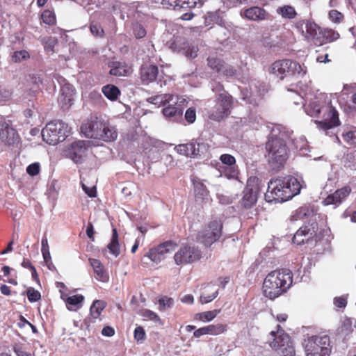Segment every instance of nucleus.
I'll list each match as a JSON object with an SVG mask.
<instances>
[{
  "mask_svg": "<svg viewBox=\"0 0 356 356\" xmlns=\"http://www.w3.org/2000/svg\"><path fill=\"white\" fill-rule=\"evenodd\" d=\"M302 346L306 356H330L332 351L327 335L309 337L304 339Z\"/></svg>",
  "mask_w": 356,
  "mask_h": 356,
  "instance_id": "0eeeda50",
  "label": "nucleus"
},
{
  "mask_svg": "<svg viewBox=\"0 0 356 356\" xmlns=\"http://www.w3.org/2000/svg\"><path fill=\"white\" fill-rule=\"evenodd\" d=\"M276 12L278 15H281L285 19H293L296 17L297 13L295 8L289 5H284L280 6L277 8Z\"/></svg>",
  "mask_w": 356,
  "mask_h": 356,
  "instance_id": "7c9ffc66",
  "label": "nucleus"
},
{
  "mask_svg": "<svg viewBox=\"0 0 356 356\" xmlns=\"http://www.w3.org/2000/svg\"><path fill=\"white\" fill-rule=\"evenodd\" d=\"M55 78L60 85V91L58 102L62 108L67 109L73 104L74 88L71 84L67 83L65 79L63 76L57 74L55 76Z\"/></svg>",
  "mask_w": 356,
  "mask_h": 356,
  "instance_id": "2eb2a0df",
  "label": "nucleus"
},
{
  "mask_svg": "<svg viewBox=\"0 0 356 356\" xmlns=\"http://www.w3.org/2000/svg\"><path fill=\"white\" fill-rule=\"evenodd\" d=\"M289 191L286 190L282 177H278L268 182L265 199L268 202H284L291 199Z\"/></svg>",
  "mask_w": 356,
  "mask_h": 356,
  "instance_id": "9d476101",
  "label": "nucleus"
},
{
  "mask_svg": "<svg viewBox=\"0 0 356 356\" xmlns=\"http://www.w3.org/2000/svg\"><path fill=\"white\" fill-rule=\"evenodd\" d=\"M64 295L61 296V298L65 301L67 307L69 310H73L75 307L78 306L83 302L84 297L82 295H74L72 296L64 297Z\"/></svg>",
  "mask_w": 356,
  "mask_h": 356,
  "instance_id": "2f4dec72",
  "label": "nucleus"
},
{
  "mask_svg": "<svg viewBox=\"0 0 356 356\" xmlns=\"http://www.w3.org/2000/svg\"><path fill=\"white\" fill-rule=\"evenodd\" d=\"M27 297L30 302H36L40 299V293L38 291L35 290L33 288H29L27 290Z\"/></svg>",
  "mask_w": 356,
  "mask_h": 356,
  "instance_id": "8fccbe9b",
  "label": "nucleus"
},
{
  "mask_svg": "<svg viewBox=\"0 0 356 356\" xmlns=\"http://www.w3.org/2000/svg\"><path fill=\"white\" fill-rule=\"evenodd\" d=\"M10 92L9 90L0 88V101L6 102L9 99Z\"/></svg>",
  "mask_w": 356,
  "mask_h": 356,
  "instance_id": "0e129e2a",
  "label": "nucleus"
},
{
  "mask_svg": "<svg viewBox=\"0 0 356 356\" xmlns=\"http://www.w3.org/2000/svg\"><path fill=\"white\" fill-rule=\"evenodd\" d=\"M111 70L110 74L111 75L122 76H125L127 72V70L124 65L120 62H113L110 65Z\"/></svg>",
  "mask_w": 356,
  "mask_h": 356,
  "instance_id": "f704fd0d",
  "label": "nucleus"
},
{
  "mask_svg": "<svg viewBox=\"0 0 356 356\" xmlns=\"http://www.w3.org/2000/svg\"><path fill=\"white\" fill-rule=\"evenodd\" d=\"M14 351L17 356H32L31 354L25 352L20 347H15Z\"/></svg>",
  "mask_w": 356,
  "mask_h": 356,
  "instance_id": "774afa93",
  "label": "nucleus"
},
{
  "mask_svg": "<svg viewBox=\"0 0 356 356\" xmlns=\"http://www.w3.org/2000/svg\"><path fill=\"white\" fill-rule=\"evenodd\" d=\"M176 243L171 241H165L157 247L152 248L145 255V258L149 259L155 264H159L165 258L168 253L175 249Z\"/></svg>",
  "mask_w": 356,
  "mask_h": 356,
  "instance_id": "a211bd4d",
  "label": "nucleus"
},
{
  "mask_svg": "<svg viewBox=\"0 0 356 356\" xmlns=\"http://www.w3.org/2000/svg\"><path fill=\"white\" fill-rule=\"evenodd\" d=\"M207 334L217 335L224 332L226 330V326L222 324L209 325L205 326Z\"/></svg>",
  "mask_w": 356,
  "mask_h": 356,
  "instance_id": "79ce46f5",
  "label": "nucleus"
},
{
  "mask_svg": "<svg viewBox=\"0 0 356 356\" xmlns=\"http://www.w3.org/2000/svg\"><path fill=\"white\" fill-rule=\"evenodd\" d=\"M334 303L336 307H337L339 308H343L346 306L347 300L346 298H344L343 297H337V298H334Z\"/></svg>",
  "mask_w": 356,
  "mask_h": 356,
  "instance_id": "e2e57ef3",
  "label": "nucleus"
},
{
  "mask_svg": "<svg viewBox=\"0 0 356 356\" xmlns=\"http://www.w3.org/2000/svg\"><path fill=\"white\" fill-rule=\"evenodd\" d=\"M207 62L209 67L218 74L219 73L221 67L224 63L222 60L213 56H211L207 58Z\"/></svg>",
  "mask_w": 356,
  "mask_h": 356,
  "instance_id": "ea45409f",
  "label": "nucleus"
},
{
  "mask_svg": "<svg viewBox=\"0 0 356 356\" xmlns=\"http://www.w3.org/2000/svg\"><path fill=\"white\" fill-rule=\"evenodd\" d=\"M305 28L309 39L314 40L316 44L321 45L323 42L321 30L316 24L307 22Z\"/></svg>",
  "mask_w": 356,
  "mask_h": 356,
  "instance_id": "5701e85b",
  "label": "nucleus"
},
{
  "mask_svg": "<svg viewBox=\"0 0 356 356\" xmlns=\"http://www.w3.org/2000/svg\"><path fill=\"white\" fill-rule=\"evenodd\" d=\"M318 224L314 220L302 225L296 232L293 238V242L298 245L305 243H312L316 236Z\"/></svg>",
  "mask_w": 356,
  "mask_h": 356,
  "instance_id": "4468645a",
  "label": "nucleus"
},
{
  "mask_svg": "<svg viewBox=\"0 0 356 356\" xmlns=\"http://www.w3.org/2000/svg\"><path fill=\"white\" fill-rule=\"evenodd\" d=\"M305 112L312 117H319L323 113V121H315L319 127L325 130L339 125L338 113L332 106H321L318 101H313L305 108Z\"/></svg>",
  "mask_w": 356,
  "mask_h": 356,
  "instance_id": "20e7f679",
  "label": "nucleus"
},
{
  "mask_svg": "<svg viewBox=\"0 0 356 356\" xmlns=\"http://www.w3.org/2000/svg\"><path fill=\"white\" fill-rule=\"evenodd\" d=\"M173 51L181 53L188 58H195L198 47L194 42H189L185 38L177 36L170 45Z\"/></svg>",
  "mask_w": 356,
  "mask_h": 356,
  "instance_id": "f3484780",
  "label": "nucleus"
},
{
  "mask_svg": "<svg viewBox=\"0 0 356 356\" xmlns=\"http://www.w3.org/2000/svg\"><path fill=\"white\" fill-rule=\"evenodd\" d=\"M270 334L275 337L273 341L270 343V347L280 356H295L296 350L293 343L288 334H286L277 325V331H271Z\"/></svg>",
  "mask_w": 356,
  "mask_h": 356,
  "instance_id": "1a4fd4ad",
  "label": "nucleus"
},
{
  "mask_svg": "<svg viewBox=\"0 0 356 356\" xmlns=\"http://www.w3.org/2000/svg\"><path fill=\"white\" fill-rule=\"evenodd\" d=\"M293 282L292 273L289 269H282L270 273L264 281L263 289L266 297L275 299L285 293Z\"/></svg>",
  "mask_w": 356,
  "mask_h": 356,
  "instance_id": "f257e3e1",
  "label": "nucleus"
},
{
  "mask_svg": "<svg viewBox=\"0 0 356 356\" xmlns=\"http://www.w3.org/2000/svg\"><path fill=\"white\" fill-rule=\"evenodd\" d=\"M41 18L42 22L47 25H54L56 23L55 14L49 10H44L42 13Z\"/></svg>",
  "mask_w": 356,
  "mask_h": 356,
  "instance_id": "a18cd8bd",
  "label": "nucleus"
},
{
  "mask_svg": "<svg viewBox=\"0 0 356 356\" xmlns=\"http://www.w3.org/2000/svg\"><path fill=\"white\" fill-rule=\"evenodd\" d=\"M89 141L78 140L72 143L65 149V155L76 163L83 161L87 155Z\"/></svg>",
  "mask_w": 356,
  "mask_h": 356,
  "instance_id": "dca6fc26",
  "label": "nucleus"
},
{
  "mask_svg": "<svg viewBox=\"0 0 356 356\" xmlns=\"http://www.w3.org/2000/svg\"><path fill=\"white\" fill-rule=\"evenodd\" d=\"M245 1L246 0H222L223 3L227 7L236 6L238 3H241Z\"/></svg>",
  "mask_w": 356,
  "mask_h": 356,
  "instance_id": "69168bd1",
  "label": "nucleus"
},
{
  "mask_svg": "<svg viewBox=\"0 0 356 356\" xmlns=\"http://www.w3.org/2000/svg\"><path fill=\"white\" fill-rule=\"evenodd\" d=\"M259 191V179L257 177H250L247 181V186L243 191V195L241 201V206L245 209H250L257 200V194Z\"/></svg>",
  "mask_w": 356,
  "mask_h": 356,
  "instance_id": "ddd939ff",
  "label": "nucleus"
},
{
  "mask_svg": "<svg viewBox=\"0 0 356 356\" xmlns=\"http://www.w3.org/2000/svg\"><path fill=\"white\" fill-rule=\"evenodd\" d=\"M29 58V54L25 50L17 51L12 56V60L15 63H19Z\"/></svg>",
  "mask_w": 356,
  "mask_h": 356,
  "instance_id": "49530a36",
  "label": "nucleus"
},
{
  "mask_svg": "<svg viewBox=\"0 0 356 356\" xmlns=\"http://www.w3.org/2000/svg\"><path fill=\"white\" fill-rule=\"evenodd\" d=\"M81 131L87 138L105 142L114 141L118 137L115 127L97 117H92L83 123L81 126Z\"/></svg>",
  "mask_w": 356,
  "mask_h": 356,
  "instance_id": "f03ea898",
  "label": "nucleus"
},
{
  "mask_svg": "<svg viewBox=\"0 0 356 356\" xmlns=\"http://www.w3.org/2000/svg\"><path fill=\"white\" fill-rule=\"evenodd\" d=\"M307 72V67L296 60L283 59L275 61L270 68V73L280 80L287 75L303 76Z\"/></svg>",
  "mask_w": 356,
  "mask_h": 356,
  "instance_id": "423d86ee",
  "label": "nucleus"
},
{
  "mask_svg": "<svg viewBox=\"0 0 356 356\" xmlns=\"http://www.w3.org/2000/svg\"><path fill=\"white\" fill-rule=\"evenodd\" d=\"M223 20L220 17L218 13H208L204 18V25L206 26L213 24H217L218 26L215 29L217 31L222 33L225 36L227 33V29L222 26Z\"/></svg>",
  "mask_w": 356,
  "mask_h": 356,
  "instance_id": "b1692460",
  "label": "nucleus"
},
{
  "mask_svg": "<svg viewBox=\"0 0 356 356\" xmlns=\"http://www.w3.org/2000/svg\"><path fill=\"white\" fill-rule=\"evenodd\" d=\"M171 103L183 109V107L187 105L188 102L184 97L175 96L173 95L172 100L170 101V104Z\"/></svg>",
  "mask_w": 356,
  "mask_h": 356,
  "instance_id": "09e8293b",
  "label": "nucleus"
},
{
  "mask_svg": "<svg viewBox=\"0 0 356 356\" xmlns=\"http://www.w3.org/2000/svg\"><path fill=\"white\" fill-rule=\"evenodd\" d=\"M193 157H196L205 154L208 149V145L204 142L193 140Z\"/></svg>",
  "mask_w": 356,
  "mask_h": 356,
  "instance_id": "4c0bfd02",
  "label": "nucleus"
},
{
  "mask_svg": "<svg viewBox=\"0 0 356 356\" xmlns=\"http://www.w3.org/2000/svg\"><path fill=\"white\" fill-rule=\"evenodd\" d=\"M132 33L135 38L137 39L143 38L147 34V31L143 25L138 22L133 23Z\"/></svg>",
  "mask_w": 356,
  "mask_h": 356,
  "instance_id": "a19ab883",
  "label": "nucleus"
},
{
  "mask_svg": "<svg viewBox=\"0 0 356 356\" xmlns=\"http://www.w3.org/2000/svg\"><path fill=\"white\" fill-rule=\"evenodd\" d=\"M90 31L92 35L96 36H102L104 33V30L102 26L97 23H92L90 24Z\"/></svg>",
  "mask_w": 356,
  "mask_h": 356,
  "instance_id": "13d9d810",
  "label": "nucleus"
},
{
  "mask_svg": "<svg viewBox=\"0 0 356 356\" xmlns=\"http://www.w3.org/2000/svg\"><path fill=\"white\" fill-rule=\"evenodd\" d=\"M268 161L273 169L282 166L288 157L286 142L280 137L272 136L266 143Z\"/></svg>",
  "mask_w": 356,
  "mask_h": 356,
  "instance_id": "39448f33",
  "label": "nucleus"
},
{
  "mask_svg": "<svg viewBox=\"0 0 356 356\" xmlns=\"http://www.w3.org/2000/svg\"><path fill=\"white\" fill-rule=\"evenodd\" d=\"M220 160L222 163L227 165H232L236 162L235 158L232 155L228 154H222L220 157Z\"/></svg>",
  "mask_w": 356,
  "mask_h": 356,
  "instance_id": "5fc2aeb1",
  "label": "nucleus"
},
{
  "mask_svg": "<svg viewBox=\"0 0 356 356\" xmlns=\"http://www.w3.org/2000/svg\"><path fill=\"white\" fill-rule=\"evenodd\" d=\"M212 90L216 95V104L209 111L208 115L211 120L219 122L230 114L233 99L220 83L213 86Z\"/></svg>",
  "mask_w": 356,
  "mask_h": 356,
  "instance_id": "7ed1b4c3",
  "label": "nucleus"
},
{
  "mask_svg": "<svg viewBox=\"0 0 356 356\" xmlns=\"http://www.w3.org/2000/svg\"><path fill=\"white\" fill-rule=\"evenodd\" d=\"M102 334L106 337H112L114 335L115 331L111 327L106 326L102 329Z\"/></svg>",
  "mask_w": 356,
  "mask_h": 356,
  "instance_id": "338daca9",
  "label": "nucleus"
},
{
  "mask_svg": "<svg viewBox=\"0 0 356 356\" xmlns=\"http://www.w3.org/2000/svg\"><path fill=\"white\" fill-rule=\"evenodd\" d=\"M0 140L6 145H15L20 142L17 131L7 122H0Z\"/></svg>",
  "mask_w": 356,
  "mask_h": 356,
  "instance_id": "6ab92c4d",
  "label": "nucleus"
},
{
  "mask_svg": "<svg viewBox=\"0 0 356 356\" xmlns=\"http://www.w3.org/2000/svg\"><path fill=\"white\" fill-rule=\"evenodd\" d=\"M159 76V68L154 65H143L140 68V79L145 83L153 82Z\"/></svg>",
  "mask_w": 356,
  "mask_h": 356,
  "instance_id": "4be33fe9",
  "label": "nucleus"
},
{
  "mask_svg": "<svg viewBox=\"0 0 356 356\" xmlns=\"http://www.w3.org/2000/svg\"><path fill=\"white\" fill-rule=\"evenodd\" d=\"M57 44V39L55 38H49L44 43V48L47 51H54V47Z\"/></svg>",
  "mask_w": 356,
  "mask_h": 356,
  "instance_id": "052dcab7",
  "label": "nucleus"
},
{
  "mask_svg": "<svg viewBox=\"0 0 356 356\" xmlns=\"http://www.w3.org/2000/svg\"><path fill=\"white\" fill-rule=\"evenodd\" d=\"M244 16L250 20H262L265 19L266 11L260 7L254 6L246 9L244 11Z\"/></svg>",
  "mask_w": 356,
  "mask_h": 356,
  "instance_id": "cd10ccee",
  "label": "nucleus"
},
{
  "mask_svg": "<svg viewBox=\"0 0 356 356\" xmlns=\"http://www.w3.org/2000/svg\"><path fill=\"white\" fill-rule=\"evenodd\" d=\"M193 181L196 199L202 201L206 200L209 194L206 186L198 179H193Z\"/></svg>",
  "mask_w": 356,
  "mask_h": 356,
  "instance_id": "c756f323",
  "label": "nucleus"
},
{
  "mask_svg": "<svg viewBox=\"0 0 356 356\" xmlns=\"http://www.w3.org/2000/svg\"><path fill=\"white\" fill-rule=\"evenodd\" d=\"M110 252L115 257L120 254V247L118 243V234L116 229H113V235L111 242L107 245Z\"/></svg>",
  "mask_w": 356,
  "mask_h": 356,
  "instance_id": "72a5a7b5",
  "label": "nucleus"
},
{
  "mask_svg": "<svg viewBox=\"0 0 356 356\" xmlns=\"http://www.w3.org/2000/svg\"><path fill=\"white\" fill-rule=\"evenodd\" d=\"M222 222L220 219H213L197 235V241L205 246H210L217 241L222 235Z\"/></svg>",
  "mask_w": 356,
  "mask_h": 356,
  "instance_id": "9b49d317",
  "label": "nucleus"
},
{
  "mask_svg": "<svg viewBox=\"0 0 356 356\" xmlns=\"http://www.w3.org/2000/svg\"><path fill=\"white\" fill-rule=\"evenodd\" d=\"M159 309L161 310H165L172 306L174 300L171 298H163L159 300Z\"/></svg>",
  "mask_w": 356,
  "mask_h": 356,
  "instance_id": "3c124183",
  "label": "nucleus"
},
{
  "mask_svg": "<svg viewBox=\"0 0 356 356\" xmlns=\"http://www.w3.org/2000/svg\"><path fill=\"white\" fill-rule=\"evenodd\" d=\"M145 338V332L144 329L140 326L137 327L134 330V339L137 341L142 342L143 341H144Z\"/></svg>",
  "mask_w": 356,
  "mask_h": 356,
  "instance_id": "6e6d98bb",
  "label": "nucleus"
},
{
  "mask_svg": "<svg viewBox=\"0 0 356 356\" xmlns=\"http://www.w3.org/2000/svg\"><path fill=\"white\" fill-rule=\"evenodd\" d=\"M282 179L286 190H289V192L292 193L291 194V199L300 193L302 184L297 178L292 176H287L282 177Z\"/></svg>",
  "mask_w": 356,
  "mask_h": 356,
  "instance_id": "393cba45",
  "label": "nucleus"
},
{
  "mask_svg": "<svg viewBox=\"0 0 356 356\" xmlns=\"http://www.w3.org/2000/svg\"><path fill=\"white\" fill-rule=\"evenodd\" d=\"M40 172L39 163H33L26 168V172L31 176H35Z\"/></svg>",
  "mask_w": 356,
  "mask_h": 356,
  "instance_id": "4d7b16f0",
  "label": "nucleus"
},
{
  "mask_svg": "<svg viewBox=\"0 0 356 356\" xmlns=\"http://www.w3.org/2000/svg\"><path fill=\"white\" fill-rule=\"evenodd\" d=\"M329 17L331 20L336 23H339L343 19V15L337 10H332L329 12Z\"/></svg>",
  "mask_w": 356,
  "mask_h": 356,
  "instance_id": "bf43d9fd",
  "label": "nucleus"
},
{
  "mask_svg": "<svg viewBox=\"0 0 356 356\" xmlns=\"http://www.w3.org/2000/svg\"><path fill=\"white\" fill-rule=\"evenodd\" d=\"M201 251L193 245H182L175 253L174 259L177 265H184L193 263L201 258Z\"/></svg>",
  "mask_w": 356,
  "mask_h": 356,
  "instance_id": "f8f14e48",
  "label": "nucleus"
},
{
  "mask_svg": "<svg viewBox=\"0 0 356 356\" xmlns=\"http://www.w3.org/2000/svg\"><path fill=\"white\" fill-rule=\"evenodd\" d=\"M89 262L96 275V278L101 282H107L108 280V275L105 271L101 261L98 259L90 258L89 259Z\"/></svg>",
  "mask_w": 356,
  "mask_h": 356,
  "instance_id": "bb28decb",
  "label": "nucleus"
},
{
  "mask_svg": "<svg viewBox=\"0 0 356 356\" xmlns=\"http://www.w3.org/2000/svg\"><path fill=\"white\" fill-rule=\"evenodd\" d=\"M218 295V291L216 290L215 292H213L211 295H207L205 293H203L200 296V302L202 304H207L210 302H211L213 300H214Z\"/></svg>",
  "mask_w": 356,
  "mask_h": 356,
  "instance_id": "603ef678",
  "label": "nucleus"
},
{
  "mask_svg": "<svg viewBox=\"0 0 356 356\" xmlns=\"http://www.w3.org/2000/svg\"><path fill=\"white\" fill-rule=\"evenodd\" d=\"M207 0H161V3L165 8H172L175 11L191 9L195 6H202Z\"/></svg>",
  "mask_w": 356,
  "mask_h": 356,
  "instance_id": "aec40b11",
  "label": "nucleus"
},
{
  "mask_svg": "<svg viewBox=\"0 0 356 356\" xmlns=\"http://www.w3.org/2000/svg\"><path fill=\"white\" fill-rule=\"evenodd\" d=\"M67 133L68 125L62 120H54L47 123L41 131L43 140L51 145L63 141Z\"/></svg>",
  "mask_w": 356,
  "mask_h": 356,
  "instance_id": "6e6552de",
  "label": "nucleus"
},
{
  "mask_svg": "<svg viewBox=\"0 0 356 356\" xmlns=\"http://www.w3.org/2000/svg\"><path fill=\"white\" fill-rule=\"evenodd\" d=\"M106 303L102 300H95L90 307V314L94 318H97L102 310L104 309Z\"/></svg>",
  "mask_w": 356,
  "mask_h": 356,
  "instance_id": "e433bc0d",
  "label": "nucleus"
},
{
  "mask_svg": "<svg viewBox=\"0 0 356 356\" xmlns=\"http://www.w3.org/2000/svg\"><path fill=\"white\" fill-rule=\"evenodd\" d=\"M163 110L162 113L165 118L170 121H177L182 117L183 111L181 108L177 107L172 104H168Z\"/></svg>",
  "mask_w": 356,
  "mask_h": 356,
  "instance_id": "a878e982",
  "label": "nucleus"
},
{
  "mask_svg": "<svg viewBox=\"0 0 356 356\" xmlns=\"http://www.w3.org/2000/svg\"><path fill=\"white\" fill-rule=\"evenodd\" d=\"M172 98L173 95L172 94H160L150 97L147 100L158 107H165L167 104H170V101L172 100Z\"/></svg>",
  "mask_w": 356,
  "mask_h": 356,
  "instance_id": "c85d7f7f",
  "label": "nucleus"
},
{
  "mask_svg": "<svg viewBox=\"0 0 356 356\" xmlns=\"http://www.w3.org/2000/svg\"><path fill=\"white\" fill-rule=\"evenodd\" d=\"M236 74V70L232 65L223 63L221 69L218 73L220 76H225L227 77L234 76Z\"/></svg>",
  "mask_w": 356,
  "mask_h": 356,
  "instance_id": "37998d69",
  "label": "nucleus"
},
{
  "mask_svg": "<svg viewBox=\"0 0 356 356\" xmlns=\"http://www.w3.org/2000/svg\"><path fill=\"white\" fill-rule=\"evenodd\" d=\"M102 92L108 99L115 101L120 94L118 88L114 85H106L102 88Z\"/></svg>",
  "mask_w": 356,
  "mask_h": 356,
  "instance_id": "473e14b6",
  "label": "nucleus"
},
{
  "mask_svg": "<svg viewBox=\"0 0 356 356\" xmlns=\"http://www.w3.org/2000/svg\"><path fill=\"white\" fill-rule=\"evenodd\" d=\"M140 315L147 319L152 321L156 324H161V321L159 316L154 312L149 309H143L140 312Z\"/></svg>",
  "mask_w": 356,
  "mask_h": 356,
  "instance_id": "c03bdc74",
  "label": "nucleus"
},
{
  "mask_svg": "<svg viewBox=\"0 0 356 356\" xmlns=\"http://www.w3.org/2000/svg\"><path fill=\"white\" fill-rule=\"evenodd\" d=\"M220 309H214L195 314V318L202 321H211L220 313Z\"/></svg>",
  "mask_w": 356,
  "mask_h": 356,
  "instance_id": "58836bf2",
  "label": "nucleus"
},
{
  "mask_svg": "<svg viewBox=\"0 0 356 356\" xmlns=\"http://www.w3.org/2000/svg\"><path fill=\"white\" fill-rule=\"evenodd\" d=\"M185 119L188 123H193L196 120L195 109L193 108H188L185 113Z\"/></svg>",
  "mask_w": 356,
  "mask_h": 356,
  "instance_id": "864d4df0",
  "label": "nucleus"
},
{
  "mask_svg": "<svg viewBox=\"0 0 356 356\" xmlns=\"http://www.w3.org/2000/svg\"><path fill=\"white\" fill-rule=\"evenodd\" d=\"M323 37H325L326 40H328L329 41H334L339 38V34L335 31L330 30L325 32V35Z\"/></svg>",
  "mask_w": 356,
  "mask_h": 356,
  "instance_id": "680f3d73",
  "label": "nucleus"
},
{
  "mask_svg": "<svg viewBox=\"0 0 356 356\" xmlns=\"http://www.w3.org/2000/svg\"><path fill=\"white\" fill-rule=\"evenodd\" d=\"M343 139L349 145L356 146V129L349 131L343 134Z\"/></svg>",
  "mask_w": 356,
  "mask_h": 356,
  "instance_id": "de8ad7c7",
  "label": "nucleus"
},
{
  "mask_svg": "<svg viewBox=\"0 0 356 356\" xmlns=\"http://www.w3.org/2000/svg\"><path fill=\"white\" fill-rule=\"evenodd\" d=\"M193 148H194L193 140L186 144H179L175 147V149L179 154L190 157H193Z\"/></svg>",
  "mask_w": 356,
  "mask_h": 356,
  "instance_id": "c9c22d12",
  "label": "nucleus"
},
{
  "mask_svg": "<svg viewBox=\"0 0 356 356\" xmlns=\"http://www.w3.org/2000/svg\"><path fill=\"white\" fill-rule=\"evenodd\" d=\"M351 188L348 186L337 190L334 193L330 194L323 200V204L325 206L334 205L337 207L349 195Z\"/></svg>",
  "mask_w": 356,
  "mask_h": 356,
  "instance_id": "412c9836",
  "label": "nucleus"
}]
</instances>
